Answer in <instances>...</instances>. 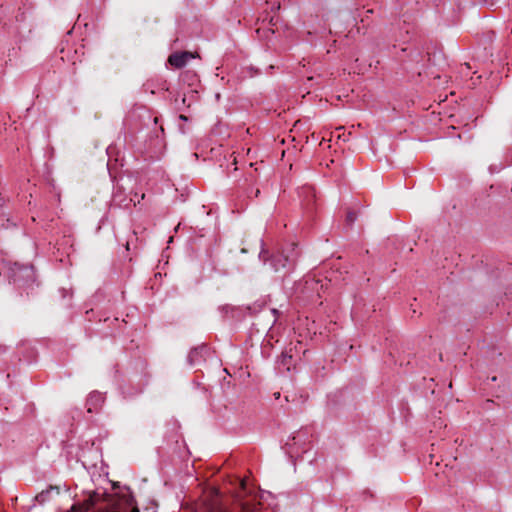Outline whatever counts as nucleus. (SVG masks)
<instances>
[{"mask_svg": "<svg viewBox=\"0 0 512 512\" xmlns=\"http://www.w3.org/2000/svg\"><path fill=\"white\" fill-rule=\"evenodd\" d=\"M218 310L223 319H231L232 312L236 311V309H234V306L229 304L219 306Z\"/></svg>", "mask_w": 512, "mask_h": 512, "instance_id": "obj_11", "label": "nucleus"}, {"mask_svg": "<svg viewBox=\"0 0 512 512\" xmlns=\"http://www.w3.org/2000/svg\"><path fill=\"white\" fill-rule=\"evenodd\" d=\"M59 493L60 488L58 486H49L47 489L42 490L35 496V501L39 504H44L51 499L52 494L58 495Z\"/></svg>", "mask_w": 512, "mask_h": 512, "instance_id": "obj_9", "label": "nucleus"}, {"mask_svg": "<svg viewBox=\"0 0 512 512\" xmlns=\"http://www.w3.org/2000/svg\"><path fill=\"white\" fill-rule=\"evenodd\" d=\"M103 402L104 395L102 393L98 391L91 392L86 401L87 411L90 413L97 411Z\"/></svg>", "mask_w": 512, "mask_h": 512, "instance_id": "obj_8", "label": "nucleus"}, {"mask_svg": "<svg viewBox=\"0 0 512 512\" xmlns=\"http://www.w3.org/2000/svg\"><path fill=\"white\" fill-rule=\"evenodd\" d=\"M357 220V213L355 211H348L346 215V224L352 226Z\"/></svg>", "mask_w": 512, "mask_h": 512, "instance_id": "obj_14", "label": "nucleus"}, {"mask_svg": "<svg viewBox=\"0 0 512 512\" xmlns=\"http://www.w3.org/2000/svg\"><path fill=\"white\" fill-rule=\"evenodd\" d=\"M234 309H236V311L232 312L231 319L237 321L243 319L247 314H252V308L250 306H234Z\"/></svg>", "mask_w": 512, "mask_h": 512, "instance_id": "obj_10", "label": "nucleus"}, {"mask_svg": "<svg viewBox=\"0 0 512 512\" xmlns=\"http://www.w3.org/2000/svg\"><path fill=\"white\" fill-rule=\"evenodd\" d=\"M12 280L18 286H30L35 282L36 276L32 265L15 263L12 268Z\"/></svg>", "mask_w": 512, "mask_h": 512, "instance_id": "obj_2", "label": "nucleus"}, {"mask_svg": "<svg viewBox=\"0 0 512 512\" xmlns=\"http://www.w3.org/2000/svg\"><path fill=\"white\" fill-rule=\"evenodd\" d=\"M179 119L182 120V121H187L188 120L187 116L182 115V114L179 116Z\"/></svg>", "mask_w": 512, "mask_h": 512, "instance_id": "obj_17", "label": "nucleus"}, {"mask_svg": "<svg viewBox=\"0 0 512 512\" xmlns=\"http://www.w3.org/2000/svg\"><path fill=\"white\" fill-rule=\"evenodd\" d=\"M9 222L10 220L4 211L3 204H0V228H8Z\"/></svg>", "mask_w": 512, "mask_h": 512, "instance_id": "obj_12", "label": "nucleus"}, {"mask_svg": "<svg viewBox=\"0 0 512 512\" xmlns=\"http://www.w3.org/2000/svg\"><path fill=\"white\" fill-rule=\"evenodd\" d=\"M100 495L96 492L89 494L83 501L76 502L72 505L73 512H87L92 509L99 501Z\"/></svg>", "mask_w": 512, "mask_h": 512, "instance_id": "obj_5", "label": "nucleus"}, {"mask_svg": "<svg viewBox=\"0 0 512 512\" xmlns=\"http://www.w3.org/2000/svg\"><path fill=\"white\" fill-rule=\"evenodd\" d=\"M272 313H273L274 315H277V314H278V310H276V309H272Z\"/></svg>", "mask_w": 512, "mask_h": 512, "instance_id": "obj_18", "label": "nucleus"}, {"mask_svg": "<svg viewBox=\"0 0 512 512\" xmlns=\"http://www.w3.org/2000/svg\"><path fill=\"white\" fill-rule=\"evenodd\" d=\"M261 245L259 259L263 264H268L272 271L289 273L294 269L299 256L296 244H291L281 251L274 252L265 249L263 241H261Z\"/></svg>", "mask_w": 512, "mask_h": 512, "instance_id": "obj_1", "label": "nucleus"}, {"mask_svg": "<svg viewBox=\"0 0 512 512\" xmlns=\"http://www.w3.org/2000/svg\"><path fill=\"white\" fill-rule=\"evenodd\" d=\"M192 57V54L187 51L176 52L169 56L168 62L171 66L179 69L184 67Z\"/></svg>", "mask_w": 512, "mask_h": 512, "instance_id": "obj_6", "label": "nucleus"}, {"mask_svg": "<svg viewBox=\"0 0 512 512\" xmlns=\"http://www.w3.org/2000/svg\"><path fill=\"white\" fill-rule=\"evenodd\" d=\"M318 286H319V282L315 281L313 278H308L305 280V288L307 290H315V291H317V294L319 295Z\"/></svg>", "mask_w": 512, "mask_h": 512, "instance_id": "obj_13", "label": "nucleus"}, {"mask_svg": "<svg viewBox=\"0 0 512 512\" xmlns=\"http://www.w3.org/2000/svg\"><path fill=\"white\" fill-rule=\"evenodd\" d=\"M299 196L303 198L302 204L304 205L305 209L311 211L313 209V202L315 199L314 189L310 186H304L300 189Z\"/></svg>", "mask_w": 512, "mask_h": 512, "instance_id": "obj_7", "label": "nucleus"}, {"mask_svg": "<svg viewBox=\"0 0 512 512\" xmlns=\"http://www.w3.org/2000/svg\"><path fill=\"white\" fill-rule=\"evenodd\" d=\"M497 0H485V2L489 5H494Z\"/></svg>", "mask_w": 512, "mask_h": 512, "instance_id": "obj_16", "label": "nucleus"}, {"mask_svg": "<svg viewBox=\"0 0 512 512\" xmlns=\"http://www.w3.org/2000/svg\"><path fill=\"white\" fill-rule=\"evenodd\" d=\"M281 358H282L281 359L282 364H287V361L291 360L292 357L290 355H287V354H282Z\"/></svg>", "mask_w": 512, "mask_h": 512, "instance_id": "obj_15", "label": "nucleus"}, {"mask_svg": "<svg viewBox=\"0 0 512 512\" xmlns=\"http://www.w3.org/2000/svg\"><path fill=\"white\" fill-rule=\"evenodd\" d=\"M210 353V348L206 344H201L192 348L187 356V363L194 366H201L206 362V359Z\"/></svg>", "mask_w": 512, "mask_h": 512, "instance_id": "obj_4", "label": "nucleus"}, {"mask_svg": "<svg viewBox=\"0 0 512 512\" xmlns=\"http://www.w3.org/2000/svg\"><path fill=\"white\" fill-rule=\"evenodd\" d=\"M310 443L309 433L307 430H299L294 433L289 441L286 443V446L289 447V453H298L299 451L306 452L307 445Z\"/></svg>", "mask_w": 512, "mask_h": 512, "instance_id": "obj_3", "label": "nucleus"}]
</instances>
